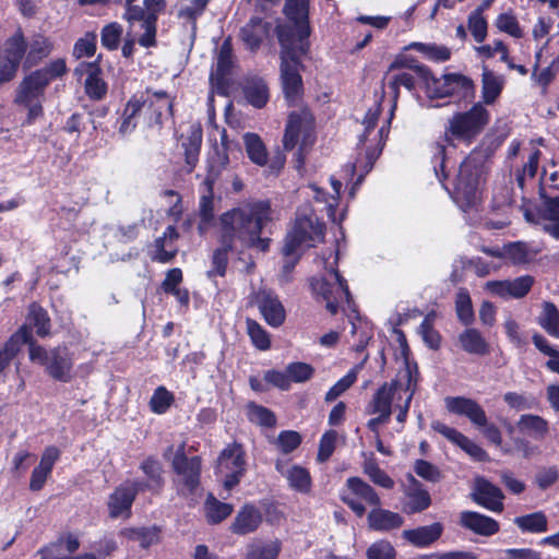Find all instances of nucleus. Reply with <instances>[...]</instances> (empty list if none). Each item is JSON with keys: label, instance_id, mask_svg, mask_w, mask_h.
Instances as JSON below:
<instances>
[{"label": "nucleus", "instance_id": "nucleus-1", "mask_svg": "<svg viewBox=\"0 0 559 559\" xmlns=\"http://www.w3.org/2000/svg\"><path fill=\"white\" fill-rule=\"evenodd\" d=\"M269 221H271V206L266 201L250 202L234 207L219 217V242L227 248H234L240 243L242 247L266 251L270 239L261 238L260 235Z\"/></svg>", "mask_w": 559, "mask_h": 559}, {"label": "nucleus", "instance_id": "nucleus-2", "mask_svg": "<svg viewBox=\"0 0 559 559\" xmlns=\"http://www.w3.org/2000/svg\"><path fill=\"white\" fill-rule=\"evenodd\" d=\"M309 29L301 25L299 27V44L295 45L289 27L278 29V41L281 44V81L285 98L295 103L302 94V80L300 75V57L308 51Z\"/></svg>", "mask_w": 559, "mask_h": 559}, {"label": "nucleus", "instance_id": "nucleus-3", "mask_svg": "<svg viewBox=\"0 0 559 559\" xmlns=\"http://www.w3.org/2000/svg\"><path fill=\"white\" fill-rule=\"evenodd\" d=\"M324 224L319 221L309 207L299 210L292 229L285 238L283 254L286 259L284 267L290 270L300 258L302 248L314 247L324 238Z\"/></svg>", "mask_w": 559, "mask_h": 559}, {"label": "nucleus", "instance_id": "nucleus-4", "mask_svg": "<svg viewBox=\"0 0 559 559\" xmlns=\"http://www.w3.org/2000/svg\"><path fill=\"white\" fill-rule=\"evenodd\" d=\"M380 116V105L376 104L366 112L362 121L364 132L359 136L360 150L364 151V157H357L355 163L350 165L352 175H357L355 186L361 183L364 177L372 169L374 162L380 156L385 138L389 133V127L382 126L376 130V126Z\"/></svg>", "mask_w": 559, "mask_h": 559}, {"label": "nucleus", "instance_id": "nucleus-5", "mask_svg": "<svg viewBox=\"0 0 559 559\" xmlns=\"http://www.w3.org/2000/svg\"><path fill=\"white\" fill-rule=\"evenodd\" d=\"M318 263L325 270V274L320 278H313L311 287L317 296L325 301L326 309L335 314L338 305L343 301H349L350 294L346 281L336 270L337 253L330 251L329 257L323 255Z\"/></svg>", "mask_w": 559, "mask_h": 559}, {"label": "nucleus", "instance_id": "nucleus-6", "mask_svg": "<svg viewBox=\"0 0 559 559\" xmlns=\"http://www.w3.org/2000/svg\"><path fill=\"white\" fill-rule=\"evenodd\" d=\"M489 121V110L478 102L468 110L457 111L448 119L444 127L445 141H459L469 145L480 135Z\"/></svg>", "mask_w": 559, "mask_h": 559}, {"label": "nucleus", "instance_id": "nucleus-7", "mask_svg": "<svg viewBox=\"0 0 559 559\" xmlns=\"http://www.w3.org/2000/svg\"><path fill=\"white\" fill-rule=\"evenodd\" d=\"M418 373L406 365L397 377L383 383L373 394L368 404L369 413H381L384 417H391L392 406L402 402L411 388H417Z\"/></svg>", "mask_w": 559, "mask_h": 559}, {"label": "nucleus", "instance_id": "nucleus-8", "mask_svg": "<svg viewBox=\"0 0 559 559\" xmlns=\"http://www.w3.org/2000/svg\"><path fill=\"white\" fill-rule=\"evenodd\" d=\"M165 0H126L123 19L133 29L135 23H140L143 33L138 43L144 48L156 46V22L158 14L164 10Z\"/></svg>", "mask_w": 559, "mask_h": 559}, {"label": "nucleus", "instance_id": "nucleus-9", "mask_svg": "<svg viewBox=\"0 0 559 559\" xmlns=\"http://www.w3.org/2000/svg\"><path fill=\"white\" fill-rule=\"evenodd\" d=\"M47 79L41 72H32L19 84L14 102L27 109L26 123L32 124L43 116V100L47 87Z\"/></svg>", "mask_w": 559, "mask_h": 559}, {"label": "nucleus", "instance_id": "nucleus-10", "mask_svg": "<svg viewBox=\"0 0 559 559\" xmlns=\"http://www.w3.org/2000/svg\"><path fill=\"white\" fill-rule=\"evenodd\" d=\"M480 175L481 165L475 158L467 157L461 163L455 180L454 198L464 211L474 206L479 200Z\"/></svg>", "mask_w": 559, "mask_h": 559}, {"label": "nucleus", "instance_id": "nucleus-11", "mask_svg": "<svg viewBox=\"0 0 559 559\" xmlns=\"http://www.w3.org/2000/svg\"><path fill=\"white\" fill-rule=\"evenodd\" d=\"M313 142V117L307 109L293 111L287 121L283 144L289 151L299 146L297 159L302 164L301 152Z\"/></svg>", "mask_w": 559, "mask_h": 559}, {"label": "nucleus", "instance_id": "nucleus-12", "mask_svg": "<svg viewBox=\"0 0 559 559\" xmlns=\"http://www.w3.org/2000/svg\"><path fill=\"white\" fill-rule=\"evenodd\" d=\"M342 501L359 518L366 513V506L378 507L380 497L372 486L359 477H349L341 491Z\"/></svg>", "mask_w": 559, "mask_h": 559}, {"label": "nucleus", "instance_id": "nucleus-13", "mask_svg": "<svg viewBox=\"0 0 559 559\" xmlns=\"http://www.w3.org/2000/svg\"><path fill=\"white\" fill-rule=\"evenodd\" d=\"M27 41L21 27L5 40L0 53V83L12 80L22 60L26 59Z\"/></svg>", "mask_w": 559, "mask_h": 559}, {"label": "nucleus", "instance_id": "nucleus-14", "mask_svg": "<svg viewBox=\"0 0 559 559\" xmlns=\"http://www.w3.org/2000/svg\"><path fill=\"white\" fill-rule=\"evenodd\" d=\"M245 452L240 444H228L218 456L216 474L224 480V487L230 490L235 487L245 473Z\"/></svg>", "mask_w": 559, "mask_h": 559}, {"label": "nucleus", "instance_id": "nucleus-15", "mask_svg": "<svg viewBox=\"0 0 559 559\" xmlns=\"http://www.w3.org/2000/svg\"><path fill=\"white\" fill-rule=\"evenodd\" d=\"M143 484L139 480H128L119 485L108 497L107 508L111 519H128L131 516L133 501Z\"/></svg>", "mask_w": 559, "mask_h": 559}, {"label": "nucleus", "instance_id": "nucleus-16", "mask_svg": "<svg viewBox=\"0 0 559 559\" xmlns=\"http://www.w3.org/2000/svg\"><path fill=\"white\" fill-rule=\"evenodd\" d=\"M173 467L179 477L182 492H192L199 486L201 461L198 456L188 459L183 453V444L173 460Z\"/></svg>", "mask_w": 559, "mask_h": 559}, {"label": "nucleus", "instance_id": "nucleus-17", "mask_svg": "<svg viewBox=\"0 0 559 559\" xmlns=\"http://www.w3.org/2000/svg\"><path fill=\"white\" fill-rule=\"evenodd\" d=\"M533 284L534 278L531 275H522L514 280L489 281L486 283L485 288L492 295L504 299H519L527 295Z\"/></svg>", "mask_w": 559, "mask_h": 559}, {"label": "nucleus", "instance_id": "nucleus-18", "mask_svg": "<svg viewBox=\"0 0 559 559\" xmlns=\"http://www.w3.org/2000/svg\"><path fill=\"white\" fill-rule=\"evenodd\" d=\"M276 471L286 479L288 487L300 493H309L312 487L310 472L298 464H290L284 460L275 462Z\"/></svg>", "mask_w": 559, "mask_h": 559}, {"label": "nucleus", "instance_id": "nucleus-19", "mask_svg": "<svg viewBox=\"0 0 559 559\" xmlns=\"http://www.w3.org/2000/svg\"><path fill=\"white\" fill-rule=\"evenodd\" d=\"M473 500L492 512H501L503 510V492L501 489L485 478L475 479Z\"/></svg>", "mask_w": 559, "mask_h": 559}, {"label": "nucleus", "instance_id": "nucleus-20", "mask_svg": "<svg viewBox=\"0 0 559 559\" xmlns=\"http://www.w3.org/2000/svg\"><path fill=\"white\" fill-rule=\"evenodd\" d=\"M74 74L84 80L85 92L93 99H102L107 92V85L102 79V70L96 62H81L74 70Z\"/></svg>", "mask_w": 559, "mask_h": 559}, {"label": "nucleus", "instance_id": "nucleus-21", "mask_svg": "<svg viewBox=\"0 0 559 559\" xmlns=\"http://www.w3.org/2000/svg\"><path fill=\"white\" fill-rule=\"evenodd\" d=\"M254 302L267 324L278 328L284 323L286 317L285 309L277 296L272 292L259 290L254 296Z\"/></svg>", "mask_w": 559, "mask_h": 559}, {"label": "nucleus", "instance_id": "nucleus-22", "mask_svg": "<svg viewBox=\"0 0 559 559\" xmlns=\"http://www.w3.org/2000/svg\"><path fill=\"white\" fill-rule=\"evenodd\" d=\"M139 96L144 97V106H147V109L151 111V123L160 126L164 119L171 117L173 103L166 92L146 90L144 93L139 94Z\"/></svg>", "mask_w": 559, "mask_h": 559}, {"label": "nucleus", "instance_id": "nucleus-23", "mask_svg": "<svg viewBox=\"0 0 559 559\" xmlns=\"http://www.w3.org/2000/svg\"><path fill=\"white\" fill-rule=\"evenodd\" d=\"M447 409L455 415L467 417L476 425L486 424V413L474 400L464 396H448L444 399Z\"/></svg>", "mask_w": 559, "mask_h": 559}, {"label": "nucleus", "instance_id": "nucleus-24", "mask_svg": "<svg viewBox=\"0 0 559 559\" xmlns=\"http://www.w3.org/2000/svg\"><path fill=\"white\" fill-rule=\"evenodd\" d=\"M73 359L67 347H56L49 350V361L46 366L47 373L55 380L68 382L71 379Z\"/></svg>", "mask_w": 559, "mask_h": 559}, {"label": "nucleus", "instance_id": "nucleus-25", "mask_svg": "<svg viewBox=\"0 0 559 559\" xmlns=\"http://www.w3.org/2000/svg\"><path fill=\"white\" fill-rule=\"evenodd\" d=\"M221 142L214 145L213 153L209 156L207 168L209 175L204 181L205 185H213L221 171L226 168L229 163L228 151L229 142L226 130L219 131Z\"/></svg>", "mask_w": 559, "mask_h": 559}, {"label": "nucleus", "instance_id": "nucleus-26", "mask_svg": "<svg viewBox=\"0 0 559 559\" xmlns=\"http://www.w3.org/2000/svg\"><path fill=\"white\" fill-rule=\"evenodd\" d=\"M407 480L408 484L404 489L406 498L404 511L406 513H417L426 510L431 503L429 492L413 475H408Z\"/></svg>", "mask_w": 559, "mask_h": 559}, {"label": "nucleus", "instance_id": "nucleus-27", "mask_svg": "<svg viewBox=\"0 0 559 559\" xmlns=\"http://www.w3.org/2000/svg\"><path fill=\"white\" fill-rule=\"evenodd\" d=\"M459 523L462 527L481 536H491L500 528L495 519L475 511H462Z\"/></svg>", "mask_w": 559, "mask_h": 559}, {"label": "nucleus", "instance_id": "nucleus-28", "mask_svg": "<svg viewBox=\"0 0 559 559\" xmlns=\"http://www.w3.org/2000/svg\"><path fill=\"white\" fill-rule=\"evenodd\" d=\"M59 456H60V451L58 448H56L53 445L48 447L44 450L41 457H40L39 465L36 466L32 472L31 481H29L31 490L37 491L44 487V485H45L48 476L50 475L52 467H53L55 463L58 461Z\"/></svg>", "mask_w": 559, "mask_h": 559}, {"label": "nucleus", "instance_id": "nucleus-29", "mask_svg": "<svg viewBox=\"0 0 559 559\" xmlns=\"http://www.w3.org/2000/svg\"><path fill=\"white\" fill-rule=\"evenodd\" d=\"M367 522L370 530L383 533L400 528L404 519L401 514L378 506L368 513Z\"/></svg>", "mask_w": 559, "mask_h": 559}, {"label": "nucleus", "instance_id": "nucleus-30", "mask_svg": "<svg viewBox=\"0 0 559 559\" xmlns=\"http://www.w3.org/2000/svg\"><path fill=\"white\" fill-rule=\"evenodd\" d=\"M412 71L425 84L426 92L430 98H441L451 95V87L449 82H445V75L437 79L427 67L421 64L412 67Z\"/></svg>", "mask_w": 559, "mask_h": 559}, {"label": "nucleus", "instance_id": "nucleus-31", "mask_svg": "<svg viewBox=\"0 0 559 559\" xmlns=\"http://www.w3.org/2000/svg\"><path fill=\"white\" fill-rule=\"evenodd\" d=\"M308 0H286L284 12L294 25H278L276 33L281 27H289L292 29V38L295 45L299 44V27L305 25L309 31L307 19Z\"/></svg>", "mask_w": 559, "mask_h": 559}, {"label": "nucleus", "instance_id": "nucleus-32", "mask_svg": "<svg viewBox=\"0 0 559 559\" xmlns=\"http://www.w3.org/2000/svg\"><path fill=\"white\" fill-rule=\"evenodd\" d=\"M443 532V525L439 522L426 526H419L413 530L403 531V538L418 548H425L440 538Z\"/></svg>", "mask_w": 559, "mask_h": 559}, {"label": "nucleus", "instance_id": "nucleus-33", "mask_svg": "<svg viewBox=\"0 0 559 559\" xmlns=\"http://www.w3.org/2000/svg\"><path fill=\"white\" fill-rule=\"evenodd\" d=\"M516 428L520 433L535 441H542L549 435L548 420L534 414L521 415Z\"/></svg>", "mask_w": 559, "mask_h": 559}, {"label": "nucleus", "instance_id": "nucleus-34", "mask_svg": "<svg viewBox=\"0 0 559 559\" xmlns=\"http://www.w3.org/2000/svg\"><path fill=\"white\" fill-rule=\"evenodd\" d=\"M262 523L260 511L253 506H245L236 515L230 530L237 535H247L258 530Z\"/></svg>", "mask_w": 559, "mask_h": 559}, {"label": "nucleus", "instance_id": "nucleus-35", "mask_svg": "<svg viewBox=\"0 0 559 559\" xmlns=\"http://www.w3.org/2000/svg\"><path fill=\"white\" fill-rule=\"evenodd\" d=\"M142 107H144V97L139 94L133 95L126 104L120 120L118 132L121 135L130 134L136 128V118Z\"/></svg>", "mask_w": 559, "mask_h": 559}, {"label": "nucleus", "instance_id": "nucleus-36", "mask_svg": "<svg viewBox=\"0 0 559 559\" xmlns=\"http://www.w3.org/2000/svg\"><path fill=\"white\" fill-rule=\"evenodd\" d=\"M504 86V78L484 68L481 74V98L484 106L493 104L500 96Z\"/></svg>", "mask_w": 559, "mask_h": 559}, {"label": "nucleus", "instance_id": "nucleus-37", "mask_svg": "<svg viewBox=\"0 0 559 559\" xmlns=\"http://www.w3.org/2000/svg\"><path fill=\"white\" fill-rule=\"evenodd\" d=\"M462 349L472 355L484 356L489 353V345L481 333L474 328L466 329L459 335Z\"/></svg>", "mask_w": 559, "mask_h": 559}, {"label": "nucleus", "instance_id": "nucleus-38", "mask_svg": "<svg viewBox=\"0 0 559 559\" xmlns=\"http://www.w3.org/2000/svg\"><path fill=\"white\" fill-rule=\"evenodd\" d=\"M202 144V129L200 126H191L188 132V135L185 138L182 142V146L185 148V157L186 164L188 165V170L191 171L198 160L200 155Z\"/></svg>", "mask_w": 559, "mask_h": 559}, {"label": "nucleus", "instance_id": "nucleus-39", "mask_svg": "<svg viewBox=\"0 0 559 559\" xmlns=\"http://www.w3.org/2000/svg\"><path fill=\"white\" fill-rule=\"evenodd\" d=\"M540 308L537 323L547 334L559 338V309L551 301H543Z\"/></svg>", "mask_w": 559, "mask_h": 559}, {"label": "nucleus", "instance_id": "nucleus-40", "mask_svg": "<svg viewBox=\"0 0 559 559\" xmlns=\"http://www.w3.org/2000/svg\"><path fill=\"white\" fill-rule=\"evenodd\" d=\"M540 155L542 152L537 147L532 146L527 152L523 166L515 170V181L521 190H524L526 180L533 179L537 174Z\"/></svg>", "mask_w": 559, "mask_h": 559}, {"label": "nucleus", "instance_id": "nucleus-41", "mask_svg": "<svg viewBox=\"0 0 559 559\" xmlns=\"http://www.w3.org/2000/svg\"><path fill=\"white\" fill-rule=\"evenodd\" d=\"M537 253V250L531 249L527 243L522 241L504 245V260L514 265L531 262Z\"/></svg>", "mask_w": 559, "mask_h": 559}, {"label": "nucleus", "instance_id": "nucleus-42", "mask_svg": "<svg viewBox=\"0 0 559 559\" xmlns=\"http://www.w3.org/2000/svg\"><path fill=\"white\" fill-rule=\"evenodd\" d=\"M79 548V540L74 537H68L64 542H59L40 551L41 559H97L95 554H85L79 557H64L59 555L61 550L67 549L68 552H74Z\"/></svg>", "mask_w": 559, "mask_h": 559}, {"label": "nucleus", "instance_id": "nucleus-43", "mask_svg": "<svg viewBox=\"0 0 559 559\" xmlns=\"http://www.w3.org/2000/svg\"><path fill=\"white\" fill-rule=\"evenodd\" d=\"M282 545L278 539L253 540L248 545L247 559H277Z\"/></svg>", "mask_w": 559, "mask_h": 559}, {"label": "nucleus", "instance_id": "nucleus-44", "mask_svg": "<svg viewBox=\"0 0 559 559\" xmlns=\"http://www.w3.org/2000/svg\"><path fill=\"white\" fill-rule=\"evenodd\" d=\"M52 50V45L49 39L43 35L33 36L29 44H27V55L25 59L26 67H33L38 61L47 57Z\"/></svg>", "mask_w": 559, "mask_h": 559}, {"label": "nucleus", "instance_id": "nucleus-45", "mask_svg": "<svg viewBox=\"0 0 559 559\" xmlns=\"http://www.w3.org/2000/svg\"><path fill=\"white\" fill-rule=\"evenodd\" d=\"M243 143L248 157L258 166H264L267 163V152L262 139L248 132L243 134Z\"/></svg>", "mask_w": 559, "mask_h": 559}, {"label": "nucleus", "instance_id": "nucleus-46", "mask_svg": "<svg viewBox=\"0 0 559 559\" xmlns=\"http://www.w3.org/2000/svg\"><path fill=\"white\" fill-rule=\"evenodd\" d=\"M266 32L265 23L261 19L254 17L241 28V38L251 50H254L260 46Z\"/></svg>", "mask_w": 559, "mask_h": 559}, {"label": "nucleus", "instance_id": "nucleus-47", "mask_svg": "<svg viewBox=\"0 0 559 559\" xmlns=\"http://www.w3.org/2000/svg\"><path fill=\"white\" fill-rule=\"evenodd\" d=\"M234 510L230 503H225L217 500L210 493L204 503L205 516L209 523L217 524L228 518Z\"/></svg>", "mask_w": 559, "mask_h": 559}, {"label": "nucleus", "instance_id": "nucleus-48", "mask_svg": "<svg viewBox=\"0 0 559 559\" xmlns=\"http://www.w3.org/2000/svg\"><path fill=\"white\" fill-rule=\"evenodd\" d=\"M362 472L374 485L384 489H392L395 485L392 477L383 471L373 457L366 459L362 464Z\"/></svg>", "mask_w": 559, "mask_h": 559}, {"label": "nucleus", "instance_id": "nucleus-49", "mask_svg": "<svg viewBox=\"0 0 559 559\" xmlns=\"http://www.w3.org/2000/svg\"><path fill=\"white\" fill-rule=\"evenodd\" d=\"M514 523L522 532L544 533L548 530L547 516L543 512L518 516Z\"/></svg>", "mask_w": 559, "mask_h": 559}, {"label": "nucleus", "instance_id": "nucleus-50", "mask_svg": "<svg viewBox=\"0 0 559 559\" xmlns=\"http://www.w3.org/2000/svg\"><path fill=\"white\" fill-rule=\"evenodd\" d=\"M245 96L252 106L257 108L263 107L269 99V91L265 82L261 79L247 82Z\"/></svg>", "mask_w": 559, "mask_h": 559}, {"label": "nucleus", "instance_id": "nucleus-51", "mask_svg": "<svg viewBox=\"0 0 559 559\" xmlns=\"http://www.w3.org/2000/svg\"><path fill=\"white\" fill-rule=\"evenodd\" d=\"M333 194L324 193L317 185H309L308 189L311 191L312 197L317 202H323L326 204L328 215L333 218L334 207L337 205V198L342 188V182L336 179H331Z\"/></svg>", "mask_w": 559, "mask_h": 559}, {"label": "nucleus", "instance_id": "nucleus-52", "mask_svg": "<svg viewBox=\"0 0 559 559\" xmlns=\"http://www.w3.org/2000/svg\"><path fill=\"white\" fill-rule=\"evenodd\" d=\"M27 321L36 329L37 335L45 337L50 331V319L47 311L37 304H32L28 309Z\"/></svg>", "mask_w": 559, "mask_h": 559}, {"label": "nucleus", "instance_id": "nucleus-53", "mask_svg": "<svg viewBox=\"0 0 559 559\" xmlns=\"http://www.w3.org/2000/svg\"><path fill=\"white\" fill-rule=\"evenodd\" d=\"M445 82H449L450 84L451 95L456 94L464 98L472 97L474 95V83L465 75L457 73L445 74Z\"/></svg>", "mask_w": 559, "mask_h": 559}, {"label": "nucleus", "instance_id": "nucleus-54", "mask_svg": "<svg viewBox=\"0 0 559 559\" xmlns=\"http://www.w3.org/2000/svg\"><path fill=\"white\" fill-rule=\"evenodd\" d=\"M209 193L203 195L200 200V224L199 230L201 234L205 233L214 218V200L212 193V185H206Z\"/></svg>", "mask_w": 559, "mask_h": 559}, {"label": "nucleus", "instance_id": "nucleus-55", "mask_svg": "<svg viewBox=\"0 0 559 559\" xmlns=\"http://www.w3.org/2000/svg\"><path fill=\"white\" fill-rule=\"evenodd\" d=\"M455 309L459 320L468 325L474 320V310L472 299L465 288H461L456 294Z\"/></svg>", "mask_w": 559, "mask_h": 559}, {"label": "nucleus", "instance_id": "nucleus-56", "mask_svg": "<svg viewBox=\"0 0 559 559\" xmlns=\"http://www.w3.org/2000/svg\"><path fill=\"white\" fill-rule=\"evenodd\" d=\"M409 47L421 52L427 59L436 62L447 61L451 57V51L445 46H439L436 44L413 43L411 44Z\"/></svg>", "mask_w": 559, "mask_h": 559}, {"label": "nucleus", "instance_id": "nucleus-57", "mask_svg": "<svg viewBox=\"0 0 559 559\" xmlns=\"http://www.w3.org/2000/svg\"><path fill=\"white\" fill-rule=\"evenodd\" d=\"M178 238V233L174 226H168L164 231L163 237H159L155 240L156 247V259L159 262L166 263L169 262L175 255V249L170 248L169 250L165 249L167 241H173Z\"/></svg>", "mask_w": 559, "mask_h": 559}, {"label": "nucleus", "instance_id": "nucleus-58", "mask_svg": "<svg viewBox=\"0 0 559 559\" xmlns=\"http://www.w3.org/2000/svg\"><path fill=\"white\" fill-rule=\"evenodd\" d=\"M32 333L27 325H22L4 344L3 350L13 359L23 344H28Z\"/></svg>", "mask_w": 559, "mask_h": 559}, {"label": "nucleus", "instance_id": "nucleus-59", "mask_svg": "<svg viewBox=\"0 0 559 559\" xmlns=\"http://www.w3.org/2000/svg\"><path fill=\"white\" fill-rule=\"evenodd\" d=\"M247 332L253 345L260 350H266L271 346L267 332L254 320L247 319Z\"/></svg>", "mask_w": 559, "mask_h": 559}, {"label": "nucleus", "instance_id": "nucleus-60", "mask_svg": "<svg viewBox=\"0 0 559 559\" xmlns=\"http://www.w3.org/2000/svg\"><path fill=\"white\" fill-rule=\"evenodd\" d=\"M358 367L352 368L343 378H341L325 394L326 402H333L345 391H347L357 380Z\"/></svg>", "mask_w": 559, "mask_h": 559}, {"label": "nucleus", "instance_id": "nucleus-61", "mask_svg": "<svg viewBox=\"0 0 559 559\" xmlns=\"http://www.w3.org/2000/svg\"><path fill=\"white\" fill-rule=\"evenodd\" d=\"M141 469L148 477L150 484H143V489L145 487L148 488H159L163 484L162 479V465L160 463L152 457L144 460L141 464Z\"/></svg>", "mask_w": 559, "mask_h": 559}, {"label": "nucleus", "instance_id": "nucleus-62", "mask_svg": "<svg viewBox=\"0 0 559 559\" xmlns=\"http://www.w3.org/2000/svg\"><path fill=\"white\" fill-rule=\"evenodd\" d=\"M173 403V393L169 392L165 386H158L150 400V407L155 414H164Z\"/></svg>", "mask_w": 559, "mask_h": 559}, {"label": "nucleus", "instance_id": "nucleus-63", "mask_svg": "<svg viewBox=\"0 0 559 559\" xmlns=\"http://www.w3.org/2000/svg\"><path fill=\"white\" fill-rule=\"evenodd\" d=\"M126 535L140 543L143 548H147L159 542V532L156 527L151 528H132L126 531Z\"/></svg>", "mask_w": 559, "mask_h": 559}, {"label": "nucleus", "instance_id": "nucleus-64", "mask_svg": "<svg viewBox=\"0 0 559 559\" xmlns=\"http://www.w3.org/2000/svg\"><path fill=\"white\" fill-rule=\"evenodd\" d=\"M368 559H395V549L390 542L381 539L367 549Z\"/></svg>", "mask_w": 559, "mask_h": 559}]
</instances>
